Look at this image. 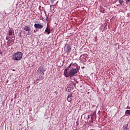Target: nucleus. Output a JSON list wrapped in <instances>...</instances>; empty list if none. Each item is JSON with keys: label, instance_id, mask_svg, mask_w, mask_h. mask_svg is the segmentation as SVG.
Here are the masks:
<instances>
[{"label": "nucleus", "instance_id": "obj_19", "mask_svg": "<svg viewBox=\"0 0 130 130\" xmlns=\"http://www.w3.org/2000/svg\"><path fill=\"white\" fill-rule=\"evenodd\" d=\"M126 3H129L130 4V0H126Z\"/></svg>", "mask_w": 130, "mask_h": 130}, {"label": "nucleus", "instance_id": "obj_11", "mask_svg": "<svg viewBox=\"0 0 130 130\" xmlns=\"http://www.w3.org/2000/svg\"><path fill=\"white\" fill-rule=\"evenodd\" d=\"M84 118H86V120H88L90 118V115H88L87 116L86 115H84Z\"/></svg>", "mask_w": 130, "mask_h": 130}, {"label": "nucleus", "instance_id": "obj_4", "mask_svg": "<svg viewBox=\"0 0 130 130\" xmlns=\"http://www.w3.org/2000/svg\"><path fill=\"white\" fill-rule=\"evenodd\" d=\"M87 57H88V55L87 54H84L80 56V59L82 62H86L87 61Z\"/></svg>", "mask_w": 130, "mask_h": 130}, {"label": "nucleus", "instance_id": "obj_1", "mask_svg": "<svg viewBox=\"0 0 130 130\" xmlns=\"http://www.w3.org/2000/svg\"><path fill=\"white\" fill-rule=\"evenodd\" d=\"M79 72V67H78V64L76 63H71L70 66L64 69V75L66 78H72L74 77L75 75L78 74Z\"/></svg>", "mask_w": 130, "mask_h": 130}, {"label": "nucleus", "instance_id": "obj_17", "mask_svg": "<svg viewBox=\"0 0 130 130\" xmlns=\"http://www.w3.org/2000/svg\"><path fill=\"white\" fill-rule=\"evenodd\" d=\"M123 130H128V128L126 127H125L124 128H123Z\"/></svg>", "mask_w": 130, "mask_h": 130}, {"label": "nucleus", "instance_id": "obj_2", "mask_svg": "<svg viewBox=\"0 0 130 130\" xmlns=\"http://www.w3.org/2000/svg\"><path fill=\"white\" fill-rule=\"evenodd\" d=\"M23 57V53L21 52H17L12 55L13 60H21Z\"/></svg>", "mask_w": 130, "mask_h": 130}, {"label": "nucleus", "instance_id": "obj_21", "mask_svg": "<svg viewBox=\"0 0 130 130\" xmlns=\"http://www.w3.org/2000/svg\"><path fill=\"white\" fill-rule=\"evenodd\" d=\"M1 50H0V54H1Z\"/></svg>", "mask_w": 130, "mask_h": 130}, {"label": "nucleus", "instance_id": "obj_10", "mask_svg": "<svg viewBox=\"0 0 130 130\" xmlns=\"http://www.w3.org/2000/svg\"><path fill=\"white\" fill-rule=\"evenodd\" d=\"M45 32H46L48 35L50 34V29L48 28V27H47L46 29H45Z\"/></svg>", "mask_w": 130, "mask_h": 130}, {"label": "nucleus", "instance_id": "obj_18", "mask_svg": "<svg viewBox=\"0 0 130 130\" xmlns=\"http://www.w3.org/2000/svg\"><path fill=\"white\" fill-rule=\"evenodd\" d=\"M55 1L56 0H51V2L52 3V4H53V3H54Z\"/></svg>", "mask_w": 130, "mask_h": 130}, {"label": "nucleus", "instance_id": "obj_12", "mask_svg": "<svg viewBox=\"0 0 130 130\" xmlns=\"http://www.w3.org/2000/svg\"><path fill=\"white\" fill-rule=\"evenodd\" d=\"M125 114H129L130 115V110H127L125 111Z\"/></svg>", "mask_w": 130, "mask_h": 130}, {"label": "nucleus", "instance_id": "obj_6", "mask_svg": "<svg viewBox=\"0 0 130 130\" xmlns=\"http://www.w3.org/2000/svg\"><path fill=\"white\" fill-rule=\"evenodd\" d=\"M71 50H72V48H71V46H67L64 47V52H66L67 53H69V52H71Z\"/></svg>", "mask_w": 130, "mask_h": 130}, {"label": "nucleus", "instance_id": "obj_20", "mask_svg": "<svg viewBox=\"0 0 130 130\" xmlns=\"http://www.w3.org/2000/svg\"><path fill=\"white\" fill-rule=\"evenodd\" d=\"M9 39L8 38V37H6V40H8Z\"/></svg>", "mask_w": 130, "mask_h": 130}, {"label": "nucleus", "instance_id": "obj_5", "mask_svg": "<svg viewBox=\"0 0 130 130\" xmlns=\"http://www.w3.org/2000/svg\"><path fill=\"white\" fill-rule=\"evenodd\" d=\"M34 27L36 29H42L44 26L42 24L35 23L34 25Z\"/></svg>", "mask_w": 130, "mask_h": 130}, {"label": "nucleus", "instance_id": "obj_9", "mask_svg": "<svg viewBox=\"0 0 130 130\" xmlns=\"http://www.w3.org/2000/svg\"><path fill=\"white\" fill-rule=\"evenodd\" d=\"M7 44H8V46H12V45H13V44H14V41H8Z\"/></svg>", "mask_w": 130, "mask_h": 130}, {"label": "nucleus", "instance_id": "obj_8", "mask_svg": "<svg viewBox=\"0 0 130 130\" xmlns=\"http://www.w3.org/2000/svg\"><path fill=\"white\" fill-rule=\"evenodd\" d=\"M67 100L68 102H71L72 100H73V96H72V94H69L67 98Z\"/></svg>", "mask_w": 130, "mask_h": 130}, {"label": "nucleus", "instance_id": "obj_14", "mask_svg": "<svg viewBox=\"0 0 130 130\" xmlns=\"http://www.w3.org/2000/svg\"><path fill=\"white\" fill-rule=\"evenodd\" d=\"M44 79V77H43V75H40L39 76V80H43Z\"/></svg>", "mask_w": 130, "mask_h": 130}, {"label": "nucleus", "instance_id": "obj_13", "mask_svg": "<svg viewBox=\"0 0 130 130\" xmlns=\"http://www.w3.org/2000/svg\"><path fill=\"white\" fill-rule=\"evenodd\" d=\"M9 36H12V35H13V31L10 30L9 32Z\"/></svg>", "mask_w": 130, "mask_h": 130}, {"label": "nucleus", "instance_id": "obj_15", "mask_svg": "<svg viewBox=\"0 0 130 130\" xmlns=\"http://www.w3.org/2000/svg\"><path fill=\"white\" fill-rule=\"evenodd\" d=\"M120 5H122L123 4V0H118Z\"/></svg>", "mask_w": 130, "mask_h": 130}, {"label": "nucleus", "instance_id": "obj_3", "mask_svg": "<svg viewBox=\"0 0 130 130\" xmlns=\"http://www.w3.org/2000/svg\"><path fill=\"white\" fill-rule=\"evenodd\" d=\"M46 71V69H45V67H44V66H41L39 68L37 72L39 75H42L43 76Z\"/></svg>", "mask_w": 130, "mask_h": 130}, {"label": "nucleus", "instance_id": "obj_16", "mask_svg": "<svg viewBox=\"0 0 130 130\" xmlns=\"http://www.w3.org/2000/svg\"><path fill=\"white\" fill-rule=\"evenodd\" d=\"M31 34H32V33H31V32L28 31V32H27V35L30 36V35H31Z\"/></svg>", "mask_w": 130, "mask_h": 130}, {"label": "nucleus", "instance_id": "obj_7", "mask_svg": "<svg viewBox=\"0 0 130 130\" xmlns=\"http://www.w3.org/2000/svg\"><path fill=\"white\" fill-rule=\"evenodd\" d=\"M23 30L24 31H26V32H30V31H31V28L30 27V25H25L23 27Z\"/></svg>", "mask_w": 130, "mask_h": 130}]
</instances>
